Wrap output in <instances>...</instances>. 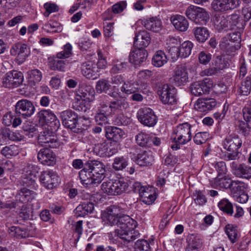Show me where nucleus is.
<instances>
[{"instance_id":"obj_1","label":"nucleus","mask_w":251,"mask_h":251,"mask_svg":"<svg viewBox=\"0 0 251 251\" xmlns=\"http://www.w3.org/2000/svg\"><path fill=\"white\" fill-rule=\"evenodd\" d=\"M104 164L98 160L88 161L79 172V177L84 185L99 184L105 177Z\"/></svg>"},{"instance_id":"obj_2","label":"nucleus","mask_w":251,"mask_h":251,"mask_svg":"<svg viewBox=\"0 0 251 251\" xmlns=\"http://www.w3.org/2000/svg\"><path fill=\"white\" fill-rule=\"evenodd\" d=\"M136 222L126 215H120L118 228L114 231L115 236L119 237L124 245L129 244L140 237V233L134 228Z\"/></svg>"},{"instance_id":"obj_3","label":"nucleus","mask_w":251,"mask_h":251,"mask_svg":"<svg viewBox=\"0 0 251 251\" xmlns=\"http://www.w3.org/2000/svg\"><path fill=\"white\" fill-rule=\"evenodd\" d=\"M192 127L189 123L185 122L179 124L175 127L171 138L174 143L171 145L173 150L179 149L180 145H185L191 140Z\"/></svg>"},{"instance_id":"obj_4","label":"nucleus","mask_w":251,"mask_h":251,"mask_svg":"<svg viewBox=\"0 0 251 251\" xmlns=\"http://www.w3.org/2000/svg\"><path fill=\"white\" fill-rule=\"evenodd\" d=\"M185 14L190 20L201 25H206L209 19V14L205 9L193 5L186 9Z\"/></svg>"},{"instance_id":"obj_5","label":"nucleus","mask_w":251,"mask_h":251,"mask_svg":"<svg viewBox=\"0 0 251 251\" xmlns=\"http://www.w3.org/2000/svg\"><path fill=\"white\" fill-rule=\"evenodd\" d=\"M160 100L165 104H175L176 103V90L168 84L163 85L158 91Z\"/></svg>"},{"instance_id":"obj_6","label":"nucleus","mask_w":251,"mask_h":251,"mask_svg":"<svg viewBox=\"0 0 251 251\" xmlns=\"http://www.w3.org/2000/svg\"><path fill=\"white\" fill-rule=\"evenodd\" d=\"M138 121L144 126L152 127L157 122V117L154 111L150 108L145 107L140 109L137 113Z\"/></svg>"},{"instance_id":"obj_7","label":"nucleus","mask_w":251,"mask_h":251,"mask_svg":"<svg viewBox=\"0 0 251 251\" xmlns=\"http://www.w3.org/2000/svg\"><path fill=\"white\" fill-rule=\"evenodd\" d=\"M213 85V82L209 78H205L202 81L195 82L190 86L191 94L197 97L208 94Z\"/></svg>"},{"instance_id":"obj_8","label":"nucleus","mask_w":251,"mask_h":251,"mask_svg":"<svg viewBox=\"0 0 251 251\" xmlns=\"http://www.w3.org/2000/svg\"><path fill=\"white\" fill-rule=\"evenodd\" d=\"M35 111L33 102L26 99L19 100L15 105V111L24 118L31 117Z\"/></svg>"},{"instance_id":"obj_9","label":"nucleus","mask_w":251,"mask_h":251,"mask_svg":"<svg viewBox=\"0 0 251 251\" xmlns=\"http://www.w3.org/2000/svg\"><path fill=\"white\" fill-rule=\"evenodd\" d=\"M54 131L49 130L41 132L38 136V142L42 146L50 148H57L60 145V142L53 134Z\"/></svg>"},{"instance_id":"obj_10","label":"nucleus","mask_w":251,"mask_h":251,"mask_svg":"<svg viewBox=\"0 0 251 251\" xmlns=\"http://www.w3.org/2000/svg\"><path fill=\"white\" fill-rule=\"evenodd\" d=\"M171 79L172 83L176 86L185 85L188 80V73L186 67L184 65L176 66Z\"/></svg>"},{"instance_id":"obj_11","label":"nucleus","mask_w":251,"mask_h":251,"mask_svg":"<svg viewBox=\"0 0 251 251\" xmlns=\"http://www.w3.org/2000/svg\"><path fill=\"white\" fill-rule=\"evenodd\" d=\"M239 0H213L211 7L217 12H224L234 9L239 6Z\"/></svg>"},{"instance_id":"obj_12","label":"nucleus","mask_w":251,"mask_h":251,"mask_svg":"<svg viewBox=\"0 0 251 251\" xmlns=\"http://www.w3.org/2000/svg\"><path fill=\"white\" fill-rule=\"evenodd\" d=\"M23 74L17 71H10L7 73L3 78V83L4 87L13 88L19 86L23 82Z\"/></svg>"},{"instance_id":"obj_13","label":"nucleus","mask_w":251,"mask_h":251,"mask_svg":"<svg viewBox=\"0 0 251 251\" xmlns=\"http://www.w3.org/2000/svg\"><path fill=\"white\" fill-rule=\"evenodd\" d=\"M62 125L68 128L75 129L78 125L77 115L73 110L67 109L59 113Z\"/></svg>"},{"instance_id":"obj_14","label":"nucleus","mask_w":251,"mask_h":251,"mask_svg":"<svg viewBox=\"0 0 251 251\" xmlns=\"http://www.w3.org/2000/svg\"><path fill=\"white\" fill-rule=\"evenodd\" d=\"M39 180L45 188L51 189L58 185L59 177L52 171H46L41 173Z\"/></svg>"},{"instance_id":"obj_15","label":"nucleus","mask_w":251,"mask_h":251,"mask_svg":"<svg viewBox=\"0 0 251 251\" xmlns=\"http://www.w3.org/2000/svg\"><path fill=\"white\" fill-rule=\"evenodd\" d=\"M148 52L143 48L137 47L132 49L129 55V62L136 66H139L147 60Z\"/></svg>"},{"instance_id":"obj_16","label":"nucleus","mask_w":251,"mask_h":251,"mask_svg":"<svg viewBox=\"0 0 251 251\" xmlns=\"http://www.w3.org/2000/svg\"><path fill=\"white\" fill-rule=\"evenodd\" d=\"M28 49L26 44L19 42L13 46L10 52L12 56L17 55V60L19 63L22 64L28 56Z\"/></svg>"},{"instance_id":"obj_17","label":"nucleus","mask_w":251,"mask_h":251,"mask_svg":"<svg viewBox=\"0 0 251 251\" xmlns=\"http://www.w3.org/2000/svg\"><path fill=\"white\" fill-rule=\"evenodd\" d=\"M98 72L94 61L88 60L82 65V74L87 78L92 79L97 78Z\"/></svg>"},{"instance_id":"obj_18","label":"nucleus","mask_w":251,"mask_h":251,"mask_svg":"<svg viewBox=\"0 0 251 251\" xmlns=\"http://www.w3.org/2000/svg\"><path fill=\"white\" fill-rule=\"evenodd\" d=\"M95 92L94 88L90 85L82 84L77 92V100L83 99L89 102L93 101L95 99Z\"/></svg>"},{"instance_id":"obj_19","label":"nucleus","mask_w":251,"mask_h":251,"mask_svg":"<svg viewBox=\"0 0 251 251\" xmlns=\"http://www.w3.org/2000/svg\"><path fill=\"white\" fill-rule=\"evenodd\" d=\"M37 158L38 160L45 165L52 166L55 163L54 154L48 148L41 149L38 152Z\"/></svg>"},{"instance_id":"obj_20","label":"nucleus","mask_w":251,"mask_h":251,"mask_svg":"<svg viewBox=\"0 0 251 251\" xmlns=\"http://www.w3.org/2000/svg\"><path fill=\"white\" fill-rule=\"evenodd\" d=\"M231 167L236 176L248 179L251 177V167L245 164L238 165L235 162H232Z\"/></svg>"},{"instance_id":"obj_21","label":"nucleus","mask_w":251,"mask_h":251,"mask_svg":"<svg viewBox=\"0 0 251 251\" xmlns=\"http://www.w3.org/2000/svg\"><path fill=\"white\" fill-rule=\"evenodd\" d=\"M134 161L140 166H149L152 165L154 156L151 151H142L136 155Z\"/></svg>"},{"instance_id":"obj_22","label":"nucleus","mask_w":251,"mask_h":251,"mask_svg":"<svg viewBox=\"0 0 251 251\" xmlns=\"http://www.w3.org/2000/svg\"><path fill=\"white\" fill-rule=\"evenodd\" d=\"M216 105L217 102L213 99H199L195 104V109L201 112H206L212 110Z\"/></svg>"},{"instance_id":"obj_23","label":"nucleus","mask_w":251,"mask_h":251,"mask_svg":"<svg viewBox=\"0 0 251 251\" xmlns=\"http://www.w3.org/2000/svg\"><path fill=\"white\" fill-rule=\"evenodd\" d=\"M241 145V140L236 135L227 136L224 142V148L229 151H238Z\"/></svg>"},{"instance_id":"obj_24","label":"nucleus","mask_w":251,"mask_h":251,"mask_svg":"<svg viewBox=\"0 0 251 251\" xmlns=\"http://www.w3.org/2000/svg\"><path fill=\"white\" fill-rule=\"evenodd\" d=\"M170 21L175 28L181 32H184L189 27V23L183 16L176 14L173 15L170 18Z\"/></svg>"},{"instance_id":"obj_25","label":"nucleus","mask_w":251,"mask_h":251,"mask_svg":"<svg viewBox=\"0 0 251 251\" xmlns=\"http://www.w3.org/2000/svg\"><path fill=\"white\" fill-rule=\"evenodd\" d=\"M118 208L116 206H112L107 209V212L103 215L105 224L110 226L118 225L119 221Z\"/></svg>"},{"instance_id":"obj_26","label":"nucleus","mask_w":251,"mask_h":251,"mask_svg":"<svg viewBox=\"0 0 251 251\" xmlns=\"http://www.w3.org/2000/svg\"><path fill=\"white\" fill-rule=\"evenodd\" d=\"M228 26L229 30H239L243 31L246 24L240 15L233 14L228 16Z\"/></svg>"},{"instance_id":"obj_27","label":"nucleus","mask_w":251,"mask_h":251,"mask_svg":"<svg viewBox=\"0 0 251 251\" xmlns=\"http://www.w3.org/2000/svg\"><path fill=\"white\" fill-rule=\"evenodd\" d=\"M107 99V97L106 95H102L98 98L99 104L96 112L109 116L113 115V113L110 103H109Z\"/></svg>"},{"instance_id":"obj_28","label":"nucleus","mask_w":251,"mask_h":251,"mask_svg":"<svg viewBox=\"0 0 251 251\" xmlns=\"http://www.w3.org/2000/svg\"><path fill=\"white\" fill-rule=\"evenodd\" d=\"M186 240L187 245L186 247V251H198V249L201 246L202 240L197 234H189Z\"/></svg>"},{"instance_id":"obj_29","label":"nucleus","mask_w":251,"mask_h":251,"mask_svg":"<svg viewBox=\"0 0 251 251\" xmlns=\"http://www.w3.org/2000/svg\"><path fill=\"white\" fill-rule=\"evenodd\" d=\"M151 42L149 33L145 30L140 31L135 35L134 40V46L142 48L147 47Z\"/></svg>"},{"instance_id":"obj_30","label":"nucleus","mask_w":251,"mask_h":251,"mask_svg":"<svg viewBox=\"0 0 251 251\" xmlns=\"http://www.w3.org/2000/svg\"><path fill=\"white\" fill-rule=\"evenodd\" d=\"M124 135V131L121 128L117 127L110 126L106 129L105 135L106 138L114 142H117L120 141Z\"/></svg>"},{"instance_id":"obj_31","label":"nucleus","mask_w":251,"mask_h":251,"mask_svg":"<svg viewBox=\"0 0 251 251\" xmlns=\"http://www.w3.org/2000/svg\"><path fill=\"white\" fill-rule=\"evenodd\" d=\"M110 103L113 114L125 110L129 107V103L125 97L112 100Z\"/></svg>"},{"instance_id":"obj_32","label":"nucleus","mask_w":251,"mask_h":251,"mask_svg":"<svg viewBox=\"0 0 251 251\" xmlns=\"http://www.w3.org/2000/svg\"><path fill=\"white\" fill-rule=\"evenodd\" d=\"M94 209L93 203L86 201L80 204L75 209V214L77 217H84L92 213Z\"/></svg>"},{"instance_id":"obj_33","label":"nucleus","mask_w":251,"mask_h":251,"mask_svg":"<svg viewBox=\"0 0 251 251\" xmlns=\"http://www.w3.org/2000/svg\"><path fill=\"white\" fill-rule=\"evenodd\" d=\"M220 48L227 55H231L236 52L237 48L235 44L229 40L228 37H224L220 43Z\"/></svg>"},{"instance_id":"obj_34","label":"nucleus","mask_w":251,"mask_h":251,"mask_svg":"<svg viewBox=\"0 0 251 251\" xmlns=\"http://www.w3.org/2000/svg\"><path fill=\"white\" fill-rule=\"evenodd\" d=\"M193 47V44L191 42L189 41L184 42L179 46L178 49H176V56L187 57L191 54Z\"/></svg>"},{"instance_id":"obj_35","label":"nucleus","mask_w":251,"mask_h":251,"mask_svg":"<svg viewBox=\"0 0 251 251\" xmlns=\"http://www.w3.org/2000/svg\"><path fill=\"white\" fill-rule=\"evenodd\" d=\"M143 25L147 29L157 32L161 28L162 22L157 18L152 17L143 21Z\"/></svg>"},{"instance_id":"obj_36","label":"nucleus","mask_w":251,"mask_h":251,"mask_svg":"<svg viewBox=\"0 0 251 251\" xmlns=\"http://www.w3.org/2000/svg\"><path fill=\"white\" fill-rule=\"evenodd\" d=\"M193 32L196 39L200 43L204 42L209 36L208 29L202 26L195 27L193 30Z\"/></svg>"},{"instance_id":"obj_37","label":"nucleus","mask_w":251,"mask_h":251,"mask_svg":"<svg viewBox=\"0 0 251 251\" xmlns=\"http://www.w3.org/2000/svg\"><path fill=\"white\" fill-rule=\"evenodd\" d=\"M167 62V58L165 53L162 50L156 52L152 58V64L154 66L160 67Z\"/></svg>"},{"instance_id":"obj_38","label":"nucleus","mask_w":251,"mask_h":251,"mask_svg":"<svg viewBox=\"0 0 251 251\" xmlns=\"http://www.w3.org/2000/svg\"><path fill=\"white\" fill-rule=\"evenodd\" d=\"M247 121L237 120L235 122V127L237 132L244 136H248L250 133L251 129Z\"/></svg>"},{"instance_id":"obj_39","label":"nucleus","mask_w":251,"mask_h":251,"mask_svg":"<svg viewBox=\"0 0 251 251\" xmlns=\"http://www.w3.org/2000/svg\"><path fill=\"white\" fill-rule=\"evenodd\" d=\"M232 181L230 178L226 177H220L218 176L212 183L213 187H219L220 188L227 189L230 188Z\"/></svg>"},{"instance_id":"obj_40","label":"nucleus","mask_w":251,"mask_h":251,"mask_svg":"<svg viewBox=\"0 0 251 251\" xmlns=\"http://www.w3.org/2000/svg\"><path fill=\"white\" fill-rule=\"evenodd\" d=\"M52 111L50 109H43L39 111L36 114V120L41 126L46 125L50 117H52Z\"/></svg>"},{"instance_id":"obj_41","label":"nucleus","mask_w":251,"mask_h":251,"mask_svg":"<svg viewBox=\"0 0 251 251\" xmlns=\"http://www.w3.org/2000/svg\"><path fill=\"white\" fill-rule=\"evenodd\" d=\"M100 149H101V151H100L99 154L100 155L110 156L117 153L118 151V147H114L111 145H108L105 144H101L98 145Z\"/></svg>"},{"instance_id":"obj_42","label":"nucleus","mask_w":251,"mask_h":251,"mask_svg":"<svg viewBox=\"0 0 251 251\" xmlns=\"http://www.w3.org/2000/svg\"><path fill=\"white\" fill-rule=\"evenodd\" d=\"M128 165V158L124 156L117 157L114 159L113 168L116 171L122 170Z\"/></svg>"},{"instance_id":"obj_43","label":"nucleus","mask_w":251,"mask_h":251,"mask_svg":"<svg viewBox=\"0 0 251 251\" xmlns=\"http://www.w3.org/2000/svg\"><path fill=\"white\" fill-rule=\"evenodd\" d=\"M218 207L223 212L230 216L233 213V205L227 199H223L218 203Z\"/></svg>"},{"instance_id":"obj_44","label":"nucleus","mask_w":251,"mask_h":251,"mask_svg":"<svg viewBox=\"0 0 251 251\" xmlns=\"http://www.w3.org/2000/svg\"><path fill=\"white\" fill-rule=\"evenodd\" d=\"M43 29L47 32H59L61 31L62 28L59 23L56 22L50 21L45 24Z\"/></svg>"},{"instance_id":"obj_45","label":"nucleus","mask_w":251,"mask_h":251,"mask_svg":"<svg viewBox=\"0 0 251 251\" xmlns=\"http://www.w3.org/2000/svg\"><path fill=\"white\" fill-rule=\"evenodd\" d=\"M115 184L116 195H121L125 192L127 190L129 186L128 182L123 179H115Z\"/></svg>"},{"instance_id":"obj_46","label":"nucleus","mask_w":251,"mask_h":251,"mask_svg":"<svg viewBox=\"0 0 251 251\" xmlns=\"http://www.w3.org/2000/svg\"><path fill=\"white\" fill-rule=\"evenodd\" d=\"M66 66V61L60 60L57 58L50 63V68L51 70L65 71Z\"/></svg>"},{"instance_id":"obj_47","label":"nucleus","mask_w":251,"mask_h":251,"mask_svg":"<svg viewBox=\"0 0 251 251\" xmlns=\"http://www.w3.org/2000/svg\"><path fill=\"white\" fill-rule=\"evenodd\" d=\"M150 135L144 132H140L136 136L137 143L142 147L150 145Z\"/></svg>"},{"instance_id":"obj_48","label":"nucleus","mask_w":251,"mask_h":251,"mask_svg":"<svg viewBox=\"0 0 251 251\" xmlns=\"http://www.w3.org/2000/svg\"><path fill=\"white\" fill-rule=\"evenodd\" d=\"M1 154L7 158H10L12 156H16L19 153L18 147L15 145H10L4 147L1 151Z\"/></svg>"},{"instance_id":"obj_49","label":"nucleus","mask_w":251,"mask_h":251,"mask_svg":"<svg viewBox=\"0 0 251 251\" xmlns=\"http://www.w3.org/2000/svg\"><path fill=\"white\" fill-rule=\"evenodd\" d=\"M29 81L35 84L39 82L42 78V73L38 69L31 70L28 72Z\"/></svg>"},{"instance_id":"obj_50","label":"nucleus","mask_w":251,"mask_h":251,"mask_svg":"<svg viewBox=\"0 0 251 251\" xmlns=\"http://www.w3.org/2000/svg\"><path fill=\"white\" fill-rule=\"evenodd\" d=\"M233 197L244 191L245 187L244 183L240 181H232L230 186Z\"/></svg>"},{"instance_id":"obj_51","label":"nucleus","mask_w":251,"mask_h":251,"mask_svg":"<svg viewBox=\"0 0 251 251\" xmlns=\"http://www.w3.org/2000/svg\"><path fill=\"white\" fill-rule=\"evenodd\" d=\"M72 54V46L70 43H67L63 46V50L57 53L56 58L60 59L67 58Z\"/></svg>"},{"instance_id":"obj_52","label":"nucleus","mask_w":251,"mask_h":251,"mask_svg":"<svg viewBox=\"0 0 251 251\" xmlns=\"http://www.w3.org/2000/svg\"><path fill=\"white\" fill-rule=\"evenodd\" d=\"M111 85L109 81L105 79L99 80L96 85V90L98 93H105L110 89Z\"/></svg>"},{"instance_id":"obj_53","label":"nucleus","mask_w":251,"mask_h":251,"mask_svg":"<svg viewBox=\"0 0 251 251\" xmlns=\"http://www.w3.org/2000/svg\"><path fill=\"white\" fill-rule=\"evenodd\" d=\"M226 232L228 236L229 240L232 243L236 241V238L238 234V230L236 227L233 225H228L226 226Z\"/></svg>"},{"instance_id":"obj_54","label":"nucleus","mask_w":251,"mask_h":251,"mask_svg":"<svg viewBox=\"0 0 251 251\" xmlns=\"http://www.w3.org/2000/svg\"><path fill=\"white\" fill-rule=\"evenodd\" d=\"M215 25L217 29L219 32L223 31H227L229 30V27L230 26H228V16L226 18L224 17H221L219 21H217V23L215 24Z\"/></svg>"},{"instance_id":"obj_55","label":"nucleus","mask_w":251,"mask_h":251,"mask_svg":"<svg viewBox=\"0 0 251 251\" xmlns=\"http://www.w3.org/2000/svg\"><path fill=\"white\" fill-rule=\"evenodd\" d=\"M251 90V78L247 76L242 82L240 87V91L243 95L247 96L250 94Z\"/></svg>"},{"instance_id":"obj_56","label":"nucleus","mask_w":251,"mask_h":251,"mask_svg":"<svg viewBox=\"0 0 251 251\" xmlns=\"http://www.w3.org/2000/svg\"><path fill=\"white\" fill-rule=\"evenodd\" d=\"M44 8L45 9L46 11L44 13V16L45 17H49L50 15L54 12H57L59 10L58 6L51 2H48L44 4Z\"/></svg>"},{"instance_id":"obj_57","label":"nucleus","mask_w":251,"mask_h":251,"mask_svg":"<svg viewBox=\"0 0 251 251\" xmlns=\"http://www.w3.org/2000/svg\"><path fill=\"white\" fill-rule=\"evenodd\" d=\"M51 115L52 117H50L46 125L50 127L51 130L56 131L60 126V123L59 120L53 112H52Z\"/></svg>"},{"instance_id":"obj_58","label":"nucleus","mask_w":251,"mask_h":251,"mask_svg":"<svg viewBox=\"0 0 251 251\" xmlns=\"http://www.w3.org/2000/svg\"><path fill=\"white\" fill-rule=\"evenodd\" d=\"M209 134L208 132H200L196 133L194 137V141L197 145L204 143L209 138Z\"/></svg>"},{"instance_id":"obj_59","label":"nucleus","mask_w":251,"mask_h":251,"mask_svg":"<svg viewBox=\"0 0 251 251\" xmlns=\"http://www.w3.org/2000/svg\"><path fill=\"white\" fill-rule=\"evenodd\" d=\"M10 230L11 236L17 238H25L26 236L25 230L19 226H13L10 228Z\"/></svg>"},{"instance_id":"obj_60","label":"nucleus","mask_w":251,"mask_h":251,"mask_svg":"<svg viewBox=\"0 0 251 251\" xmlns=\"http://www.w3.org/2000/svg\"><path fill=\"white\" fill-rule=\"evenodd\" d=\"M213 65L220 71L227 67L228 63L222 56L218 55L214 60Z\"/></svg>"},{"instance_id":"obj_61","label":"nucleus","mask_w":251,"mask_h":251,"mask_svg":"<svg viewBox=\"0 0 251 251\" xmlns=\"http://www.w3.org/2000/svg\"><path fill=\"white\" fill-rule=\"evenodd\" d=\"M166 42L168 48H170L169 50L170 51L171 49L175 50L176 51L175 54H176V49H178L177 46L180 43V39L174 37H169L167 39ZM175 55L176 54H175Z\"/></svg>"},{"instance_id":"obj_62","label":"nucleus","mask_w":251,"mask_h":251,"mask_svg":"<svg viewBox=\"0 0 251 251\" xmlns=\"http://www.w3.org/2000/svg\"><path fill=\"white\" fill-rule=\"evenodd\" d=\"M134 248L137 251H148L150 249V244L146 240H138L135 243Z\"/></svg>"},{"instance_id":"obj_63","label":"nucleus","mask_w":251,"mask_h":251,"mask_svg":"<svg viewBox=\"0 0 251 251\" xmlns=\"http://www.w3.org/2000/svg\"><path fill=\"white\" fill-rule=\"evenodd\" d=\"M133 84L129 82H124L122 87L121 88V91L127 95H130L138 91V89L133 87Z\"/></svg>"},{"instance_id":"obj_64","label":"nucleus","mask_w":251,"mask_h":251,"mask_svg":"<svg viewBox=\"0 0 251 251\" xmlns=\"http://www.w3.org/2000/svg\"><path fill=\"white\" fill-rule=\"evenodd\" d=\"M109 116L96 112L95 116L96 123L99 125L102 126L108 123Z\"/></svg>"}]
</instances>
